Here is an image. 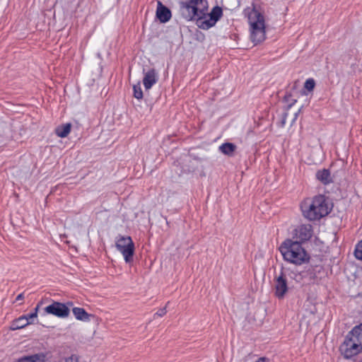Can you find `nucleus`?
Listing matches in <instances>:
<instances>
[{
	"instance_id": "nucleus-18",
	"label": "nucleus",
	"mask_w": 362,
	"mask_h": 362,
	"mask_svg": "<svg viewBox=\"0 0 362 362\" xmlns=\"http://www.w3.org/2000/svg\"><path fill=\"white\" fill-rule=\"evenodd\" d=\"M71 124L66 123L57 127L55 129L56 134L61 138H64L70 133Z\"/></svg>"
},
{
	"instance_id": "nucleus-3",
	"label": "nucleus",
	"mask_w": 362,
	"mask_h": 362,
	"mask_svg": "<svg viewBox=\"0 0 362 362\" xmlns=\"http://www.w3.org/2000/svg\"><path fill=\"white\" fill-rule=\"evenodd\" d=\"M244 13L247 16L250 25V39L257 45L266 38L265 23L264 16L255 8L245 9Z\"/></svg>"
},
{
	"instance_id": "nucleus-2",
	"label": "nucleus",
	"mask_w": 362,
	"mask_h": 362,
	"mask_svg": "<svg viewBox=\"0 0 362 362\" xmlns=\"http://www.w3.org/2000/svg\"><path fill=\"white\" fill-rule=\"evenodd\" d=\"M303 216L310 221L320 220L328 215L331 211L323 195L305 199L300 204Z\"/></svg>"
},
{
	"instance_id": "nucleus-14",
	"label": "nucleus",
	"mask_w": 362,
	"mask_h": 362,
	"mask_svg": "<svg viewBox=\"0 0 362 362\" xmlns=\"http://www.w3.org/2000/svg\"><path fill=\"white\" fill-rule=\"evenodd\" d=\"M72 312L75 317L78 320L83 321V322H89L90 320V317H93V315L88 314L83 308H73Z\"/></svg>"
},
{
	"instance_id": "nucleus-21",
	"label": "nucleus",
	"mask_w": 362,
	"mask_h": 362,
	"mask_svg": "<svg viewBox=\"0 0 362 362\" xmlns=\"http://www.w3.org/2000/svg\"><path fill=\"white\" fill-rule=\"evenodd\" d=\"M354 255L356 259L362 260V240L357 244Z\"/></svg>"
},
{
	"instance_id": "nucleus-20",
	"label": "nucleus",
	"mask_w": 362,
	"mask_h": 362,
	"mask_svg": "<svg viewBox=\"0 0 362 362\" xmlns=\"http://www.w3.org/2000/svg\"><path fill=\"white\" fill-rule=\"evenodd\" d=\"M134 96L137 99H141L143 98V92L141 88L140 82H138L137 84L134 85Z\"/></svg>"
},
{
	"instance_id": "nucleus-19",
	"label": "nucleus",
	"mask_w": 362,
	"mask_h": 362,
	"mask_svg": "<svg viewBox=\"0 0 362 362\" xmlns=\"http://www.w3.org/2000/svg\"><path fill=\"white\" fill-rule=\"evenodd\" d=\"M237 147L232 143H225L219 146V150L225 155L232 156Z\"/></svg>"
},
{
	"instance_id": "nucleus-27",
	"label": "nucleus",
	"mask_w": 362,
	"mask_h": 362,
	"mask_svg": "<svg viewBox=\"0 0 362 362\" xmlns=\"http://www.w3.org/2000/svg\"><path fill=\"white\" fill-rule=\"evenodd\" d=\"M256 362H269V359L264 358V357H262V358H259Z\"/></svg>"
},
{
	"instance_id": "nucleus-26",
	"label": "nucleus",
	"mask_w": 362,
	"mask_h": 362,
	"mask_svg": "<svg viewBox=\"0 0 362 362\" xmlns=\"http://www.w3.org/2000/svg\"><path fill=\"white\" fill-rule=\"evenodd\" d=\"M23 298H24L23 293H20L19 295L17 296L16 300V301L22 300H23Z\"/></svg>"
},
{
	"instance_id": "nucleus-24",
	"label": "nucleus",
	"mask_w": 362,
	"mask_h": 362,
	"mask_svg": "<svg viewBox=\"0 0 362 362\" xmlns=\"http://www.w3.org/2000/svg\"><path fill=\"white\" fill-rule=\"evenodd\" d=\"M23 316L28 319V321L32 320L37 317L36 312H33V313H30V314H28L26 315H23Z\"/></svg>"
},
{
	"instance_id": "nucleus-6",
	"label": "nucleus",
	"mask_w": 362,
	"mask_h": 362,
	"mask_svg": "<svg viewBox=\"0 0 362 362\" xmlns=\"http://www.w3.org/2000/svg\"><path fill=\"white\" fill-rule=\"evenodd\" d=\"M117 249L122 254L127 263L133 261L134 244L129 236H119L116 241Z\"/></svg>"
},
{
	"instance_id": "nucleus-13",
	"label": "nucleus",
	"mask_w": 362,
	"mask_h": 362,
	"mask_svg": "<svg viewBox=\"0 0 362 362\" xmlns=\"http://www.w3.org/2000/svg\"><path fill=\"white\" fill-rule=\"evenodd\" d=\"M46 354L38 353L30 356H23L14 362H45Z\"/></svg>"
},
{
	"instance_id": "nucleus-30",
	"label": "nucleus",
	"mask_w": 362,
	"mask_h": 362,
	"mask_svg": "<svg viewBox=\"0 0 362 362\" xmlns=\"http://www.w3.org/2000/svg\"><path fill=\"white\" fill-rule=\"evenodd\" d=\"M296 117H297V113L295 114V117H294V119H296Z\"/></svg>"
},
{
	"instance_id": "nucleus-25",
	"label": "nucleus",
	"mask_w": 362,
	"mask_h": 362,
	"mask_svg": "<svg viewBox=\"0 0 362 362\" xmlns=\"http://www.w3.org/2000/svg\"><path fill=\"white\" fill-rule=\"evenodd\" d=\"M166 313V308H161L156 313V315H158L160 317H162L164 315H165Z\"/></svg>"
},
{
	"instance_id": "nucleus-7",
	"label": "nucleus",
	"mask_w": 362,
	"mask_h": 362,
	"mask_svg": "<svg viewBox=\"0 0 362 362\" xmlns=\"http://www.w3.org/2000/svg\"><path fill=\"white\" fill-rule=\"evenodd\" d=\"M340 351L345 358H349L360 353L362 351V346L347 334L340 346Z\"/></svg>"
},
{
	"instance_id": "nucleus-5",
	"label": "nucleus",
	"mask_w": 362,
	"mask_h": 362,
	"mask_svg": "<svg viewBox=\"0 0 362 362\" xmlns=\"http://www.w3.org/2000/svg\"><path fill=\"white\" fill-rule=\"evenodd\" d=\"M292 278L291 272L284 268L281 269L279 275L274 276V295L279 299L284 298L288 292V277Z\"/></svg>"
},
{
	"instance_id": "nucleus-9",
	"label": "nucleus",
	"mask_w": 362,
	"mask_h": 362,
	"mask_svg": "<svg viewBox=\"0 0 362 362\" xmlns=\"http://www.w3.org/2000/svg\"><path fill=\"white\" fill-rule=\"evenodd\" d=\"M322 267L310 266L306 270L303 271L299 274H294L296 281H299L302 279H306L309 282H314L318 279V274L320 272Z\"/></svg>"
},
{
	"instance_id": "nucleus-29",
	"label": "nucleus",
	"mask_w": 362,
	"mask_h": 362,
	"mask_svg": "<svg viewBox=\"0 0 362 362\" xmlns=\"http://www.w3.org/2000/svg\"><path fill=\"white\" fill-rule=\"evenodd\" d=\"M38 310H39V305H37V306L35 308V310H34V312H36V315H37Z\"/></svg>"
},
{
	"instance_id": "nucleus-8",
	"label": "nucleus",
	"mask_w": 362,
	"mask_h": 362,
	"mask_svg": "<svg viewBox=\"0 0 362 362\" xmlns=\"http://www.w3.org/2000/svg\"><path fill=\"white\" fill-rule=\"evenodd\" d=\"M73 303L68 302L67 305L54 302L52 304L47 306L45 310L48 314H52L59 317H66L69 315V308L68 306H72Z\"/></svg>"
},
{
	"instance_id": "nucleus-22",
	"label": "nucleus",
	"mask_w": 362,
	"mask_h": 362,
	"mask_svg": "<svg viewBox=\"0 0 362 362\" xmlns=\"http://www.w3.org/2000/svg\"><path fill=\"white\" fill-rule=\"evenodd\" d=\"M315 83L313 78H309V79L306 80V81L304 83L305 88L309 91L313 90L315 88Z\"/></svg>"
},
{
	"instance_id": "nucleus-15",
	"label": "nucleus",
	"mask_w": 362,
	"mask_h": 362,
	"mask_svg": "<svg viewBox=\"0 0 362 362\" xmlns=\"http://www.w3.org/2000/svg\"><path fill=\"white\" fill-rule=\"evenodd\" d=\"M32 321H28V319L24 316H21L18 319H16L11 322L10 326L11 330H17L19 329L24 328L27 325L32 324Z\"/></svg>"
},
{
	"instance_id": "nucleus-12",
	"label": "nucleus",
	"mask_w": 362,
	"mask_h": 362,
	"mask_svg": "<svg viewBox=\"0 0 362 362\" xmlns=\"http://www.w3.org/2000/svg\"><path fill=\"white\" fill-rule=\"evenodd\" d=\"M157 81L156 73L154 69H151L145 73L143 83L146 90L150 89Z\"/></svg>"
},
{
	"instance_id": "nucleus-28",
	"label": "nucleus",
	"mask_w": 362,
	"mask_h": 362,
	"mask_svg": "<svg viewBox=\"0 0 362 362\" xmlns=\"http://www.w3.org/2000/svg\"><path fill=\"white\" fill-rule=\"evenodd\" d=\"M287 115H288V113H285V115H284V119H283V121H282V124H283L285 123L286 117V116H287Z\"/></svg>"
},
{
	"instance_id": "nucleus-1",
	"label": "nucleus",
	"mask_w": 362,
	"mask_h": 362,
	"mask_svg": "<svg viewBox=\"0 0 362 362\" xmlns=\"http://www.w3.org/2000/svg\"><path fill=\"white\" fill-rule=\"evenodd\" d=\"M180 13L187 21H197L199 28L208 30L214 26L222 16V9L215 6L208 13V2L206 0H188L180 2Z\"/></svg>"
},
{
	"instance_id": "nucleus-11",
	"label": "nucleus",
	"mask_w": 362,
	"mask_h": 362,
	"mask_svg": "<svg viewBox=\"0 0 362 362\" xmlns=\"http://www.w3.org/2000/svg\"><path fill=\"white\" fill-rule=\"evenodd\" d=\"M156 17L160 23H166L171 18L170 10L164 6L160 1H158Z\"/></svg>"
},
{
	"instance_id": "nucleus-10",
	"label": "nucleus",
	"mask_w": 362,
	"mask_h": 362,
	"mask_svg": "<svg viewBox=\"0 0 362 362\" xmlns=\"http://www.w3.org/2000/svg\"><path fill=\"white\" fill-rule=\"evenodd\" d=\"M295 231L296 238L302 242L310 240L313 236V227L310 224H302Z\"/></svg>"
},
{
	"instance_id": "nucleus-17",
	"label": "nucleus",
	"mask_w": 362,
	"mask_h": 362,
	"mask_svg": "<svg viewBox=\"0 0 362 362\" xmlns=\"http://www.w3.org/2000/svg\"><path fill=\"white\" fill-rule=\"evenodd\" d=\"M348 334L358 343L360 346H362V324L354 327Z\"/></svg>"
},
{
	"instance_id": "nucleus-23",
	"label": "nucleus",
	"mask_w": 362,
	"mask_h": 362,
	"mask_svg": "<svg viewBox=\"0 0 362 362\" xmlns=\"http://www.w3.org/2000/svg\"><path fill=\"white\" fill-rule=\"evenodd\" d=\"M65 362H78V357L76 355H71L66 358Z\"/></svg>"
},
{
	"instance_id": "nucleus-4",
	"label": "nucleus",
	"mask_w": 362,
	"mask_h": 362,
	"mask_svg": "<svg viewBox=\"0 0 362 362\" xmlns=\"http://www.w3.org/2000/svg\"><path fill=\"white\" fill-rule=\"evenodd\" d=\"M279 250L284 259L292 264L300 265L309 259V256L298 241L286 240Z\"/></svg>"
},
{
	"instance_id": "nucleus-16",
	"label": "nucleus",
	"mask_w": 362,
	"mask_h": 362,
	"mask_svg": "<svg viewBox=\"0 0 362 362\" xmlns=\"http://www.w3.org/2000/svg\"><path fill=\"white\" fill-rule=\"evenodd\" d=\"M316 177L324 185H327L332 182L331 173L327 169L318 170L316 173Z\"/></svg>"
}]
</instances>
